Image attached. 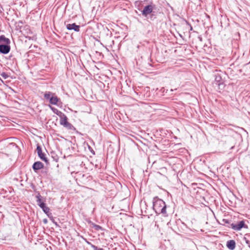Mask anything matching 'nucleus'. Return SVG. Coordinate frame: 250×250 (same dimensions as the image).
<instances>
[{
	"mask_svg": "<svg viewBox=\"0 0 250 250\" xmlns=\"http://www.w3.org/2000/svg\"><path fill=\"white\" fill-rule=\"evenodd\" d=\"M86 243L88 244V245H90L91 246V245H93L92 244H91L90 242H88V241H86Z\"/></svg>",
	"mask_w": 250,
	"mask_h": 250,
	"instance_id": "nucleus-24",
	"label": "nucleus"
},
{
	"mask_svg": "<svg viewBox=\"0 0 250 250\" xmlns=\"http://www.w3.org/2000/svg\"><path fill=\"white\" fill-rule=\"evenodd\" d=\"M37 151L38 153V155L40 158L44 161L46 164L48 163V161L47 158L45 157V154L42 152V147L38 145L37 147Z\"/></svg>",
	"mask_w": 250,
	"mask_h": 250,
	"instance_id": "nucleus-4",
	"label": "nucleus"
},
{
	"mask_svg": "<svg viewBox=\"0 0 250 250\" xmlns=\"http://www.w3.org/2000/svg\"><path fill=\"white\" fill-rule=\"evenodd\" d=\"M215 80L216 82H220L221 81L222 78L220 76H216Z\"/></svg>",
	"mask_w": 250,
	"mask_h": 250,
	"instance_id": "nucleus-20",
	"label": "nucleus"
},
{
	"mask_svg": "<svg viewBox=\"0 0 250 250\" xmlns=\"http://www.w3.org/2000/svg\"><path fill=\"white\" fill-rule=\"evenodd\" d=\"M155 7V5L153 4L152 2H151L149 5L144 7L143 10L142 11V15L145 17H146L149 14L152 12Z\"/></svg>",
	"mask_w": 250,
	"mask_h": 250,
	"instance_id": "nucleus-2",
	"label": "nucleus"
},
{
	"mask_svg": "<svg viewBox=\"0 0 250 250\" xmlns=\"http://www.w3.org/2000/svg\"><path fill=\"white\" fill-rule=\"evenodd\" d=\"M57 114L60 117V124L62 125H64L68 122L67 116L62 112H59V114L57 113Z\"/></svg>",
	"mask_w": 250,
	"mask_h": 250,
	"instance_id": "nucleus-6",
	"label": "nucleus"
},
{
	"mask_svg": "<svg viewBox=\"0 0 250 250\" xmlns=\"http://www.w3.org/2000/svg\"><path fill=\"white\" fill-rule=\"evenodd\" d=\"M226 245L229 249L233 250L235 248L236 243L234 240H230L227 241Z\"/></svg>",
	"mask_w": 250,
	"mask_h": 250,
	"instance_id": "nucleus-9",
	"label": "nucleus"
},
{
	"mask_svg": "<svg viewBox=\"0 0 250 250\" xmlns=\"http://www.w3.org/2000/svg\"><path fill=\"white\" fill-rule=\"evenodd\" d=\"M59 99L56 96H52L51 98L49 100V103L50 104L56 105L57 104V103L59 102Z\"/></svg>",
	"mask_w": 250,
	"mask_h": 250,
	"instance_id": "nucleus-11",
	"label": "nucleus"
},
{
	"mask_svg": "<svg viewBox=\"0 0 250 250\" xmlns=\"http://www.w3.org/2000/svg\"><path fill=\"white\" fill-rule=\"evenodd\" d=\"M230 228L234 230H240L242 228H248V226L245 224L244 221H240L237 224L232 223L230 224Z\"/></svg>",
	"mask_w": 250,
	"mask_h": 250,
	"instance_id": "nucleus-3",
	"label": "nucleus"
},
{
	"mask_svg": "<svg viewBox=\"0 0 250 250\" xmlns=\"http://www.w3.org/2000/svg\"><path fill=\"white\" fill-rule=\"evenodd\" d=\"M64 127L67 128L70 130H75V128L74 126L71 124L70 123L67 122L64 125H63Z\"/></svg>",
	"mask_w": 250,
	"mask_h": 250,
	"instance_id": "nucleus-13",
	"label": "nucleus"
},
{
	"mask_svg": "<svg viewBox=\"0 0 250 250\" xmlns=\"http://www.w3.org/2000/svg\"><path fill=\"white\" fill-rule=\"evenodd\" d=\"M50 107L51 109L53 111V112L54 113H55L56 114H57V113H59V112L60 111H58V109H57L56 108H54L53 107H52L51 106H50Z\"/></svg>",
	"mask_w": 250,
	"mask_h": 250,
	"instance_id": "nucleus-19",
	"label": "nucleus"
},
{
	"mask_svg": "<svg viewBox=\"0 0 250 250\" xmlns=\"http://www.w3.org/2000/svg\"><path fill=\"white\" fill-rule=\"evenodd\" d=\"M92 226L93 227V228L97 230H102L103 229V228L102 227H101L99 225H96V224H95L94 223H92Z\"/></svg>",
	"mask_w": 250,
	"mask_h": 250,
	"instance_id": "nucleus-16",
	"label": "nucleus"
},
{
	"mask_svg": "<svg viewBox=\"0 0 250 250\" xmlns=\"http://www.w3.org/2000/svg\"><path fill=\"white\" fill-rule=\"evenodd\" d=\"M43 222L44 223H45V224L47 223V220L46 219H44L43 220Z\"/></svg>",
	"mask_w": 250,
	"mask_h": 250,
	"instance_id": "nucleus-23",
	"label": "nucleus"
},
{
	"mask_svg": "<svg viewBox=\"0 0 250 250\" xmlns=\"http://www.w3.org/2000/svg\"><path fill=\"white\" fill-rule=\"evenodd\" d=\"M1 76L4 79H7L8 77V75L5 73V72H2L1 74Z\"/></svg>",
	"mask_w": 250,
	"mask_h": 250,
	"instance_id": "nucleus-18",
	"label": "nucleus"
},
{
	"mask_svg": "<svg viewBox=\"0 0 250 250\" xmlns=\"http://www.w3.org/2000/svg\"><path fill=\"white\" fill-rule=\"evenodd\" d=\"M91 247L94 250H104L102 248H98L97 246L94 245H91Z\"/></svg>",
	"mask_w": 250,
	"mask_h": 250,
	"instance_id": "nucleus-17",
	"label": "nucleus"
},
{
	"mask_svg": "<svg viewBox=\"0 0 250 250\" xmlns=\"http://www.w3.org/2000/svg\"><path fill=\"white\" fill-rule=\"evenodd\" d=\"M153 208L157 214H162L164 217L168 216L165 202L157 196L154 197L153 199Z\"/></svg>",
	"mask_w": 250,
	"mask_h": 250,
	"instance_id": "nucleus-1",
	"label": "nucleus"
},
{
	"mask_svg": "<svg viewBox=\"0 0 250 250\" xmlns=\"http://www.w3.org/2000/svg\"><path fill=\"white\" fill-rule=\"evenodd\" d=\"M5 43H10V41L4 35L0 36V45L4 44Z\"/></svg>",
	"mask_w": 250,
	"mask_h": 250,
	"instance_id": "nucleus-10",
	"label": "nucleus"
},
{
	"mask_svg": "<svg viewBox=\"0 0 250 250\" xmlns=\"http://www.w3.org/2000/svg\"><path fill=\"white\" fill-rule=\"evenodd\" d=\"M42 210L43 211V212L47 214V215L50 218V216H49V214H48L49 212V210H50V209L48 207H47V206H45L44 207H43V208H42Z\"/></svg>",
	"mask_w": 250,
	"mask_h": 250,
	"instance_id": "nucleus-15",
	"label": "nucleus"
},
{
	"mask_svg": "<svg viewBox=\"0 0 250 250\" xmlns=\"http://www.w3.org/2000/svg\"><path fill=\"white\" fill-rule=\"evenodd\" d=\"M36 198L37 199V202L38 204L43 203V202L42 201V196L41 195L40 193H38V194L36 196Z\"/></svg>",
	"mask_w": 250,
	"mask_h": 250,
	"instance_id": "nucleus-14",
	"label": "nucleus"
},
{
	"mask_svg": "<svg viewBox=\"0 0 250 250\" xmlns=\"http://www.w3.org/2000/svg\"><path fill=\"white\" fill-rule=\"evenodd\" d=\"M55 95L54 93H52L51 92L48 91L45 92L44 94V98L46 100H50L51 98V96Z\"/></svg>",
	"mask_w": 250,
	"mask_h": 250,
	"instance_id": "nucleus-12",
	"label": "nucleus"
},
{
	"mask_svg": "<svg viewBox=\"0 0 250 250\" xmlns=\"http://www.w3.org/2000/svg\"><path fill=\"white\" fill-rule=\"evenodd\" d=\"M43 166V164L42 162L38 161L33 164L32 168L35 172H37L38 170L42 168Z\"/></svg>",
	"mask_w": 250,
	"mask_h": 250,
	"instance_id": "nucleus-8",
	"label": "nucleus"
},
{
	"mask_svg": "<svg viewBox=\"0 0 250 250\" xmlns=\"http://www.w3.org/2000/svg\"><path fill=\"white\" fill-rule=\"evenodd\" d=\"M223 222H224L225 223H228L229 224V221L227 220H226V219H223Z\"/></svg>",
	"mask_w": 250,
	"mask_h": 250,
	"instance_id": "nucleus-22",
	"label": "nucleus"
},
{
	"mask_svg": "<svg viewBox=\"0 0 250 250\" xmlns=\"http://www.w3.org/2000/svg\"><path fill=\"white\" fill-rule=\"evenodd\" d=\"M66 27L67 29L69 30H74L76 32H79L80 28V26L75 23L67 24H66Z\"/></svg>",
	"mask_w": 250,
	"mask_h": 250,
	"instance_id": "nucleus-7",
	"label": "nucleus"
},
{
	"mask_svg": "<svg viewBox=\"0 0 250 250\" xmlns=\"http://www.w3.org/2000/svg\"><path fill=\"white\" fill-rule=\"evenodd\" d=\"M38 206L41 208H43V207H44L46 205H45V204L44 203H40V204H38Z\"/></svg>",
	"mask_w": 250,
	"mask_h": 250,
	"instance_id": "nucleus-21",
	"label": "nucleus"
},
{
	"mask_svg": "<svg viewBox=\"0 0 250 250\" xmlns=\"http://www.w3.org/2000/svg\"><path fill=\"white\" fill-rule=\"evenodd\" d=\"M10 43H5L0 45V53L3 54H8L10 51Z\"/></svg>",
	"mask_w": 250,
	"mask_h": 250,
	"instance_id": "nucleus-5",
	"label": "nucleus"
}]
</instances>
